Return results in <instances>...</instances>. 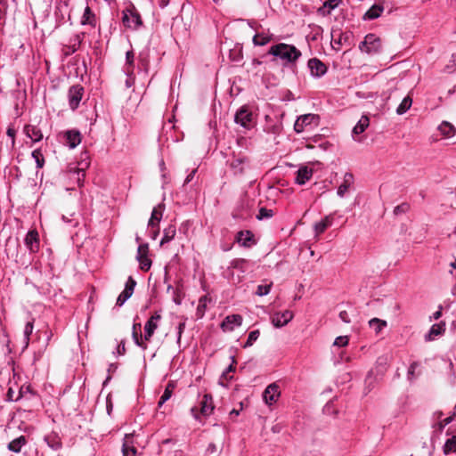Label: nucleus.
<instances>
[{"label":"nucleus","mask_w":456,"mask_h":456,"mask_svg":"<svg viewBox=\"0 0 456 456\" xmlns=\"http://www.w3.org/2000/svg\"><path fill=\"white\" fill-rule=\"evenodd\" d=\"M175 386L172 383H168L164 390V393L160 396L158 403L159 407H161L167 400L170 399L174 391Z\"/></svg>","instance_id":"e433bc0d"},{"label":"nucleus","mask_w":456,"mask_h":456,"mask_svg":"<svg viewBox=\"0 0 456 456\" xmlns=\"http://www.w3.org/2000/svg\"><path fill=\"white\" fill-rule=\"evenodd\" d=\"M419 362H413L412 363H411L410 367L408 368V371H407V379L409 380H413L415 378H416V375H415V370L419 367Z\"/></svg>","instance_id":"603ef678"},{"label":"nucleus","mask_w":456,"mask_h":456,"mask_svg":"<svg viewBox=\"0 0 456 456\" xmlns=\"http://www.w3.org/2000/svg\"><path fill=\"white\" fill-rule=\"evenodd\" d=\"M87 152L85 151L82 153V161L78 163L77 166L69 167V172L70 178L76 179L78 185L82 184L86 176V169L89 167L90 163L87 161Z\"/></svg>","instance_id":"39448f33"},{"label":"nucleus","mask_w":456,"mask_h":456,"mask_svg":"<svg viewBox=\"0 0 456 456\" xmlns=\"http://www.w3.org/2000/svg\"><path fill=\"white\" fill-rule=\"evenodd\" d=\"M281 395L280 387L276 383H272L266 387L263 393V398L268 405L276 403Z\"/></svg>","instance_id":"f8f14e48"},{"label":"nucleus","mask_w":456,"mask_h":456,"mask_svg":"<svg viewBox=\"0 0 456 456\" xmlns=\"http://www.w3.org/2000/svg\"><path fill=\"white\" fill-rule=\"evenodd\" d=\"M25 245L30 253H35L39 249V236L36 230H30L28 232L25 239Z\"/></svg>","instance_id":"2eb2a0df"},{"label":"nucleus","mask_w":456,"mask_h":456,"mask_svg":"<svg viewBox=\"0 0 456 456\" xmlns=\"http://www.w3.org/2000/svg\"><path fill=\"white\" fill-rule=\"evenodd\" d=\"M444 326L445 324L444 322L433 324L428 333L425 336V339L430 341L433 340L435 337L444 333L445 330Z\"/></svg>","instance_id":"cd10ccee"},{"label":"nucleus","mask_w":456,"mask_h":456,"mask_svg":"<svg viewBox=\"0 0 456 456\" xmlns=\"http://www.w3.org/2000/svg\"><path fill=\"white\" fill-rule=\"evenodd\" d=\"M444 453L449 454L451 452H456V436H452L446 440L444 447Z\"/></svg>","instance_id":"58836bf2"},{"label":"nucleus","mask_w":456,"mask_h":456,"mask_svg":"<svg viewBox=\"0 0 456 456\" xmlns=\"http://www.w3.org/2000/svg\"><path fill=\"white\" fill-rule=\"evenodd\" d=\"M312 175L313 170L311 168L302 167L297 172L296 183L300 185L305 184L311 179Z\"/></svg>","instance_id":"393cba45"},{"label":"nucleus","mask_w":456,"mask_h":456,"mask_svg":"<svg viewBox=\"0 0 456 456\" xmlns=\"http://www.w3.org/2000/svg\"><path fill=\"white\" fill-rule=\"evenodd\" d=\"M319 116L312 113L299 116L294 124V130L297 134L304 132L318 125Z\"/></svg>","instance_id":"20e7f679"},{"label":"nucleus","mask_w":456,"mask_h":456,"mask_svg":"<svg viewBox=\"0 0 456 456\" xmlns=\"http://www.w3.org/2000/svg\"><path fill=\"white\" fill-rule=\"evenodd\" d=\"M272 40L271 35L257 33L253 37L252 42L255 45H265Z\"/></svg>","instance_id":"c9c22d12"},{"label":"nucleus","mask_w":456,"mask_h":456,"mask_svg":"<svg viewBox=\"0 0 456 456\" xmlns=\"http://www.w3.org/2000/svg\"><path fill=\"white\" fill-rule=\"evenodd\" d=\"M230 59L232 61H240L242 59L241 49H233L230 51Z\"/></svg>","instance_id":"864d4df0"},{"label":"nucleus","mask_w":456,"mask_h":456,"mask_svg":"<svg viewBox=\"0 0 456 456\" xmlns=\"http://www.w3.org/2000/svg\"><path fill=\"white\" fill-rule=\"evenodd\" d=\"M349 338L347 336H339L336 338L333 345L337 346H346L348 344Z\"/></svg>","instance_id":"5fc2aeb1"},{"label":"nucleus","mask_w":456,"mask_h":456,"mask_svg":"<svg viewBox=\"0 0 456 456\" xmlns=\"http://www.w3.org/2000/svg\"><path fill=\"white\" fill-rule=\"evenodd\" d=\"M307 67L310 69L312 77L320 78L327 73V66L319 59L312 58L307 62Z\"/></svg>","instance_id":"9b49d317"},{"label":"nucleus","mask_w":456,"mask_h":456,"mask_svg":"<svg viewBox=\"0 0 456 456\" xmlns=\"http://www.w3.org/2000/svg\"><path fill=\"white\" fill-rule=\"evenodd\" d=\"M200 413L204 416H209L214 411L213 398L206 394L200 400Z\"/></svg>","instance_id":"6ab92c4d"},{"label":"nucleus","mask_w":456,"mask_h":456,"mask_svg":"<svg viewBox=\"0 0 456 456\" xmlns=\"http://www.w3.org/2000/svg\"><path fill=\"white\" fill-rule=\"evenodd\" d=\"M62 136V143L69 149L76 148L81 142V134L77 129H70L60 134Z\"/></svg>","instance_id":"1a4fd4ad"},{"label":"nucleus","mask_w":456,"mask_h":456,"mask_svg":"<svg viewBox=\"0 0 456 456\" xmlns=\"http://www.w3.org/2000/svg\"><path fill=\"white\" fill-rule=\"evenodd\" d=\"M208 301V296H203L200 298L199 305L197 307V315L199 318L203 317V315L205 314L206 307H207Z\"/></svg>","instance_id":"37998d69"},{"label":"nucleus","mask_w":456,"mask_h":456,"mask_svg":"<svg viewBox=\"0 0 456 456\" xmlns=\"http://www.w3.org/2000/svg\"><path fill=\"white\" fill-rule=\"evenodd\" d=\"M134 54L133 51H127L126 53V64L123 68L124 72L126 76H130L134 73Z\"/></svg>","instance_id":"c85d7f7f"},{"label":"nucleus","mask_w":456,"mask_h":456,"mask_svg":"<svg viewBox=\"0 0 456 456\" xmlns=\"http://www.w3.org/2000/svg\"><path fill=\"white\" fill-rule=\"evenodd\" d=\"M84 94V87L79 85H74L69 87L68 92L69 105L72 110L78 108Z\"/></svg>","instance_id":"6e6552de"},{"label":"nucleus","mask_w":456,"mask_h":456,"mask_svg":"<svg viewBox=\"0 0 456 456\" xmlns=\"http://www.w3.org/2000/svg\"><path fill=\"white\" fill-rule=\"evenodd\" d=\"M342 0H327L321 7L318 8L317 13L325 17L331 13V11L336 9Z\"/></svg>","instance_id":"412c9836"},{"label":"nucleus","mask_w":456,"mask_h":456,"mask_svg":"<svg viewBox=\"0 0 456 456\" xmlns=\"http://www.w3.org/2000/svg\"><path fill=\"white\" fill-rule=\"evenodd\" d=\"M132 295H133V293L130 292V288L124 289V290L118 297L116 305L118 306L123 305L126 303V301L131 297Z\"/></svg>","instance_id":"79ce46f5"},{"label":"nucleus","mask_w":456,"mask_h":456,"mask_svg":"<svg viewBox=\"0 0 456 456\" xmlns=\"http://www.w3.org/2000/svg\"><path fill=\"white\" fill-rule=\"evenodd\" d=\"M242 316L240 314L227 315L221 323V329L224 331H232L236 327L242 324Z\"/></svg>","instance_id":"ddd939ff"},{"label":"nucleus","mask_w":456,"mask_h":456,"mask_svg":"<svg viewBox=\"0 0 456 456\" xmlns=\"http://www.w3.org/2000/svg\"><path fill=\"white\" fill-rule=\"evenodd\" d=\"M132 338L136 346L141 347L142 350L147 349V344L142 340V334L132 332Z\"/></svg>","instance_id":"8fccbe9b"},{"label":"nucleus","mask_w":456,"mask_h":456,"mask_svg":"<svg viewBox=\"0 0 456 456\" xmlns=\"http://www.w3.org/2000/svg\"><path fill=\"white\" fill-rule=\"evenodd\" d=\"M259 335H260V331L258 330L250 331L248 334V339H247L246 343L244 344L243 347L247 348V347L251 346L254 344V342L257 340V338H259Z\"/></svg>","instance_id":"a18cd8bd"},{"label":"nucleus","mask_w":456,"mask_h":456,"mask_svg":"<svg viewBox=\"0 0 456 456\" xmlns=\"http://www.w3.org/2000/svg\"><path fill=\"white\" fill-rule=\"evenodd\" d=\"M339 318L345 323H349L351 322L349 314L346 311H340Z\"/></svg>","instance_id":"680f3d73"},{"label":"nucleus","mask_w":456,"mask_h":456,"mask_svg":"<svg viewBox=\"0 0 456 456\" xmlns=\"http://www.w3.org/2000/svg\"><path fill=\"white\" fill-rule=\"evenodd\" d=\"M410 209V205L406 202H403L398 206H396L395 208H394V214L395 216H398V215H401V214H404L406 212H408Z\"/></svg>","instance_id":"3c124183"},{"label":"nucleus","mask_w":456,"mask_h":456,"mask_svg":"<svg viewBox=\"0 0 456 456\" xmlns=\"http://www.w3.org/2000/svg\"><path fill=\"white\" fill-rule=\"evenodd\" d=\"M44 441L53 451H59L62 447L61 437L54 432L45 435L44 436Z\"/></svg>","instance_id":"aec40b11"},{"label":"nucleus","mask_w":456,"mask_h":456,"mask_svg":"<svg viewBox=\"0 0 456 456\" xmlns=\"http://www.w3.org/2000/svg\"><path fill=\"white\" fill-rule=\"evenodd\" d=\"M7 9V4L4 0H0V20L3 18Z\"/></svg>","instance_id":"0e129e2a"},{"label":"nucleus","mask_w":456,"mask_h":456,"mask_svg":"<svg viewBox=\"0 0 456 456\" xmlns=\"http://www.w3.org/2000/svg\"><path fill=\"white\" fill-rule=\"evenodd\" d=\"M247 260L244 258H235L231 262V267L245 272L247 268Z\"/></svg>","instance_id":"c03bdc74"},{"label":"nucleus","mask_w":456,"mask_h":456,"mask_svg":"<svg viewBox=\"0 0 456 456\" xmlns=\"http://www.w3.org/2000/svg\"><path fill=\"white\" fill-rule=\"evenodd\" d=\"M232 363L225 369V370L223 371L222 376L220 378L219 383L222 386H225L223 383V379L231 380L232 379V376L230 375L231 372H233L235 370V364L237 363L236 359L234 356L231 357Z\"/></svg>","instance_id":"72a5a7b5"},{"label":"nucleus","mask_w":456,"mask_h":456,"mask_svg":"<svg viewBox=\"0 0 456 456\" xmlns=\"http://www.w3.org/2000/svg\"><path fill=\"white\" fill-rule=\"evenodd\" d=\"M149 245L148 243H140L137 248L136 256H148Z\"/></svg>","instance_id":"6e6d98bb"},{"label":"nucleus","mask_w":456,"mask_h":456,"mask_svg":"<svg viewBox=\"0 0 456 456\" xmlns=\"http://www.w3.org/2000/svg\"><path fill=\"white\" fill-rule=\"evenodd\" d=\"M370 126V118L363 115L361 117L359 121L356 123V125L354 126L352 130V137L355 142H362V138L357 137L358 135L362 134L366 128Z\"/></svg>","instance_id":"4468645a"},{"label":"nucleus","mask_w":456,"mask_h":456,"mask_svg":"<svg viewBox=\"0 0 456 456\" xmlns=\"http://www.w3.org/2000/svg\"><path fill=\"white\" fill-rule=\"evenodd\" d=\"M127 78L126 79V86L127 88H130L134 84V73L131 74L130 76H126Z\"/></svg>","instance_id":"338daca9"},{"label":"nucleus","mask_w":456,"mask_h":456,"mask_svg":"<svg viewBox=\"0 0 456 456\" xmlns=\"http://www.w3.org/2000/svg\"><path fill=\"white\" fill-rule=\"evenodd\" d=\"M148 229H149V235H150V237L152 240H156L157 237L159 234V224L155 225V227L153 229H151V228H148Z\"/></svg>","instance_id":"bf43d9fd"},{"label":"nucleus","mask_w":456,"mask_h":456,"mask_svg":"<svg viewBox=\"0 0 456 456\" xmlns=\"http://www.w3.org/2000/svg\"><path fill=\"white\" fill-rule=\"evenodd\" d=\"M412 99L410 96H406L403 99L402 102L396 109V113L398 115L404 114L411 106Z\"/></svg>","instance_id":"4c0bfd02"},{"label":"nucleus","mask_w":456,"mask_h":456,"mask_svg":"<svg viewBox=\"0 0 456 456\" xmlns=\"http://www.w3.org/2000/svg\"><path fill=\"white\" fill-rule=\"evenodd\" d=\"M273 210L268 209L266 208H261L259 209L258 215L256 216V218L258 220L267 219L273 217Z\"/></svg>","instance_id":"de8ad7c7"},{"label":"nucleus","mask_w":456,"mask_h":456,"mask_svg":"<svg viewBox=\"0 0 456 456\" xmlns=\"http://www.w3.org/2000/svg\"><path fill=\"white\" fill-rule=\"evenodd\" d=\"M272 285H273L272 282H270L268 284L258 285L256 288V294L260 297L267 295L271 290Z\"/></svg>","instance_id":"09e8293b"},{"label":"nucleus","mask_w":456,"mask_h":456,"mask_svg":"<svg viewBox=\"0 0 456 456\" xmlns=\"http://www.w3.org/2000/svg\"><path fill=\"white\" fill-rule=\"evenodd\" d=\"M27 443V439L24 436H20L15 439H13L12 441H11L8 444V449L11 451V452H20V450H21V447L23 445H25Z\"/></svg>","instance_id":"7c9ffc66"},{"label":"nucleus","mask_w":456,"mask_h":456,"mask_svg":"<svg viewBox=\"0 0 456 456\" xmlns=\"http://www.w3.org/2000/svg\"><path fill=\"white\" fill-rule=\"evenodd\" d=\"M227 164L232 174L236 177L247 175L253 168L250 158L244 152L232 153L227 160Z\"/></svg>","instance_id":"f03ea898"},{"label":"nucleus","mask_w":456,"mask_h":456,"mask_svg":"<svg viewBox=\"0 0 456 456\" xmlns=\"http://www.w3.org/2000/svg\"><path fill=\"white\" fill-rule=\"evenodd\" d=\"M388 366V356L387 355H381L378 357L376 361V370L377 373L379 374L381 377L386 372Z\"/></svg>","instance_id":"473e14b6"},{"label":"nucleus","mask_w":456,"mask_h":456,"mask_svg":"<svg viewBox=\"0 0 456 456\" xmlns=\"http://www.w3.org/2000/svg\"><path fill=\"white\" fill-rule=\"evenodd\" d=\"M293 318V313L286 310L282 313H275L272 316V323L276 328H281L288 324Z\"/></svg>","instance_id":"dca6fc26"},{"label":"nucleus","mask_w":456,"mask_h":456,"mask_svg":"<svg viewBox=\"0 0 456 456\" xmlns=\"http://www.w3.org/2000/svg\"><path fill=\"white\" fill-rule=\"evenodd\" d=\"M135 286H136L135 280L132 276H129L126 282L125 289L130 288V292L134 293V289Z\"/></svg>","instance_id":"13d9d810"},{"label":"nucleus","mask_w":456,"mask_h":456,"mask_svg":"<svg viewBox=\"0 0 456 456\" xmlns=\"http://www.w3.org/2000/svg\"><path fill=\"white\" fill-rule=\"evenodd\" d=\"M31 155L36 161L37 167L42 168L45 165V158L42 151L40 149H36L32 151Z\"/></svg>","instance_id":"ea45409f"},{"label":"nucleus","mask_w":456,"mask_h":456,"mask_svg":"<svg viewBox=\"0 0 456 456\" xmlns=\"http://www.w3.org/2000/svg\"><path fill=\"white\" fill-rule=\"evenodd\" d=\"M369 325L374 330L376 334H379L384 328L387 326V322L379 318H372L369 321Z\"/></svg>","instance_id":"f704fd0d"},{"label":"nucleus","mask_w":456,"mask_h":456,"mask_svg":"<svg viewBox=\"0 0 456 456\" xmlns=\"http://www.w3.org/2000/svg\"><path fill=\"white\" fill-rule=\"evenodd\" d=\"M23 131L32 142H38L43 139V133L37 126L26 125Z\"/></svg>","instance_id":"f3484780"},{"label":"nucleus","mask_w":456,"mask_h":456,"mask_svg":"<svg viewBox=\"0 0 456 456\" xmlns=\"http://www.w3.org/2000/svg\"><path fill=\"white\" fill-rule=\"evenodd\" d=\"M384 11L381 4H373L362 16L364 20H372L379 18Z\"/></svg>","instance_id":"bb28decb"},{"label":"nucleus","mask_w":456,"mask_h":456,"mask_svg":"<svg viewBox=\"0 0 456 456\" xmlns=\"http://www.w3.org/2000/svg\"><path fill=\"white\" fill-rule=\"evenodd\" d=\"M354 183V175L351 173H346L342 183L338 188V195L344 197L346 191Z\"/></svg>","instance_id":"4be33fe9"},{"label":"nucleus","mask_w":456,"mask_h":456,"mask_svg":"<svg viewBox=\"0 0 456 456\" xmlns=\"http://www.w3.org/2000/svg\"><path fill=\"white\" fill-rule=\"evenodd\" d=\"M185 329V322H182L177 326V343L180 344L182 334Z\"/></svg>","instance_id":"052dcab7"},{"label":"nucleus","mask_w":456,"mask_h":456,"mask_svg":"<svg viewBox=\"0 0 456 456\" xmlns=\"http://www.w3.org/2000/svg\"><path fill=\"white\" fill-rule=\"evenodd\" d=\"M453 419V416L447 417L442 421L439 422V428L442 430L444 428L445 426L449 425Z\"/></svg>","instance_id":"e2e57ef3"},{"label":"nucleus","mask_w":456,"mask_h":456,"mask_svg":"<svg viewBox=\"0 0 456 456\" xmlns=\"http://www.w3.org/2000/svg\"><path fill=\"white\" fill-rule=\"evenodd\" d=\"M438 130L444 136L447 138L452 137L456 133L454 126L447 121H443L438 126Z\"/></svg>","instance_id":"c756f323"},{"label":"nucleus","mask_w":456,"mask_h":456,"mask_svg":"<svg viewBox=\"0 0 456 456\" xmlns=\"http://www.w3.org/2000/svg\"><path fill=\"white\" fill-rule=\"evenodd\" d=\"M136 259L140 264V268L143 272H147L151 266V260L148 256H136Z\"/></svg>","instance_id":"a19ab883"},{"label":"nucleus","mask_w":456,"mask_h":456,"mask_svg":"<svg viewBox=\"0 0 456 456\" xmlns=\"http://www.w3.org/2000/svg\"><path fill=\"white\" fill-rule=\"evenodd\" d=\"M196 172H197V168L191 170L190 172V174L187 175V176H186V178L184 180L183 185L189 183L194 178V175H195Z\"/></svg>","instance_id":"69168bd1"},{"label":"nucleus","mask_w":456,"mask_h":456,"mask_svg":"<svg viewBox=\"0 0 456 456\" xmlns=\"http://www.w3.org/2000/svg\"><path fill=\"white\" fill-rule=\"evenodd\" d=\"M237 242L242 247L249 248L255 244L254 235L250 231H240L236 236Z\"/></svg>","instance_id":"a211bd4d"},{"label":"nucleus","mask_w":456,"mask_h":456,"mask_svg":"<svg viewBox=\"0 0 456 456\" xmlns=\"http://www.w3.org/2000/svg\"><path fill=\"white\" fill-rule=\"evenodd\" d=\"M136 450L134 447H129L126 444L123 445V455L124 456H134Z\"/></svg>","instance_id":"4d7b16f0"},{"label":"nucleus","mask_w":456,"mask_h":456,"mask_svg":"<svg viewBox=\"0 0 456 456\" xmlns=\"http://www.w3.org/2000/svg\"><path fill=\"white\" fill-rule=\"evenodd\" d=\"M164 206L159 204L158 207L154 208L151 218L148 222V228L153 229L155 225L159 224L162 218V211H163Z\"/></svg>","instance_id":"a878e982"},{"label":"nucleus","mask_w":456,"mask_h":456,"mask_svg":"<svg viewBox=\"0 0 456 456\" xmlns=\"http://www.w3.org/2000/svg\"><path fill=\"white\" fill-rule=\"evenodd\" d=\"M334 216L329 215L314 224V232L316 235L322 234L325 230L333 224Z\"/></svg>","instance_id":"b1692460"},{"label":"nucleus","mask_w":456,"mask_h":456,"mask_svg":"<svg viewBox=\"0 0 456 456\" xmlns=\"http://www.w3.org/2000/svg\"><path fill=\"white\" fill-rule=\"evenodd\" d=\"M267 54L273 55L274 59L281 60L283 67H289L294 69L302 53L293 45L278 43L269 48Z\"/></svg>","instance_id":"f257e3e1"},{"label":"nucleus","mask_w":456,"mask_h":456,"mask_svg":"<svg viewBox=\"0 0 456 456\" xmlns=\"http://www.w3.org/2000/svg\"><path fill=\"white\" fill-rule=\"evenodd\" d=\"M117 352L119 355H122L126 353L125 342L121 341V343L118 346Z\"/></svg>","instance_id":"774afa93"},{"label":"nucleus","mask_w":456,"mask_h":456,"mask_svg":"<svg viewBox=\"0 0 456 456\" xmlns=\"http://www.w3.org/2000/svg\"><path fill=\"white\" fill-rule=\"evenodd\" d=\"M234 121L246 129H250L254 126L253 114L248 106H242L237 110Z\"/></svg>","instance_id":"0eeeda50"},{"label":"nucleus","mask_w":456,"mask_h":456,"mask_svg":"<svg viewBox=\"0 0 456 456\" xmlns=\"http://www.w3.org/2000/svg\"><path fill=\"white\" fill-rule=\"evenodd\" d=\"M175 233L176 228L175 225L170 224L167 228H165L163 231V237L160 240V245L162 246L165 243L171 241L175 238Z\"/></svg>","instance_id":"2f4dec72"},{"label":"nucleus","mask_w":456,"mask_h":456,"mask_svg":"<svg viewBox=\"0 0 456 456\" xmlns=\"http://www.w3.org/2000/svg\"><path fill=\"white\" fill-rule=\"evenodd\" d=\"M359 48L362 52L369 54L376 53L381 48L380 39L375 34H368L364 40L360 43Z\"/></svg>","instance_id":"423d86ee"},{"label":"nucleus","mask_w":456,"mask_h":456,"mask_svg":"<svg viewBox=\"0 0 456 456\" xmlns=\"http://www.w3.org/2000/svg\"><path fill=\"white\" fill-rule=\"evenodd\" d=\"M161 319V314L155 312L146 322L144 325V340L151 341L155 330L159 327V322Z\"/></svg>","instance_id":"9d476101"},{"label":"nucleus","mask_w":456,"mask_h":456,"mask_svg":"<svg viewBox=\"0 0 456 456\" xmlns=\"http://www.w3.org/2000/svg\"><path fill=\"white\" fill-rule=\"evenodd\" d=\"M82 25H89L92 28H95L97 24V19L94 12L89 6L85 8L83 16L81 18Z\"/></svg>","instance_id":"5701e85b"},{"label":"nucleus","mask_w":456,"mask_h":456,"mask_svg":"<svg viewBox=\"0 0 456 456\" xmlns=\"http://www.w3.org/2000/svg\"><path fill=\"white\" fill-rule=\"evenodd\" d=\"M33 329H34L33 322H28L26 323L24 330H23L24 340H25L26 346L28 345L30 335L33 332Z\"/></svg>","instance_id":"49530a36"},{"label":"nucleus","mask_w":456,"mask_h":456,"mask_svg":"<svg viewBox=\"0 0 456 456\" xmlns=\"http://www.w3.org/2000/svg\"><path fill=\"white\" fill-rule=\"evenodd\" d=\"M122 22L129 29L137 30L142 26V20L134 6L123 11Z\"/></svg>","instance_id":"7ed1b4c3"}]
</instances>
